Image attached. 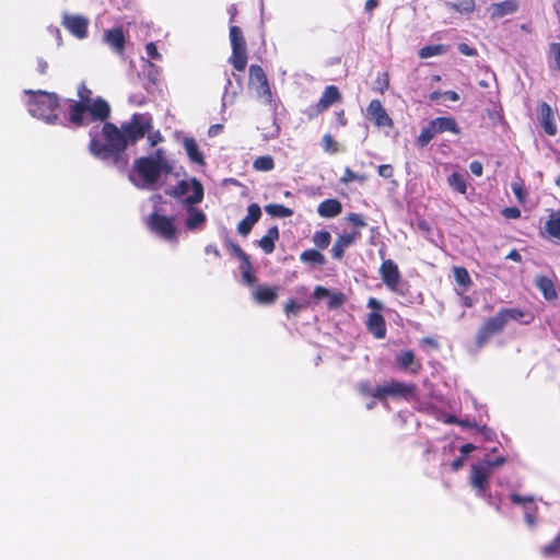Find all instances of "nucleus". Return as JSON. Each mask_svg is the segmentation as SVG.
I'll list each match as a JSON object with an SVG mask.
<instances>
[{
  "label": "nucleus",
  "mask_w": 560,
  "mask_h": 560,
  "mask_svg": "<svg viewBox=\"0 0 560 560\" xmlns=\"http://www.w3.org/2000/svg\"><path fill=\"white\" fill-rule=\"evenodd\" d=\"M366 116L378 127H392L393 119L388 116L378 100H372L366 108Z\"/></svg>",
  "instance_id": "obj_13"
},
{
  "label": "nucleus",
  "mask_w": 560,
  "mask_h": 560,
  "mask_svg": "<svg viewBox=\"0 0 560 560\" xmlns=\"http://www.w3.org/2000/svg\"><path fill=\"white\" fill-rule=\"evenodd\" d=\"M173 162L165 151L158 149L153 154L137 159L129 177L139 188L154 189L173 172Z\"/></svg>",
  "instance_id": "obj_2"
},
{
  "label": "nucleus",
  "mask_w": 560,
  "mask_h": 560,
  "mask_svg": "<svg viewBox=\"0 0 560 560\" xmlns=\"http://www.w3.org/2000/svg\"><path fill=\"white\" fill-rule=\"evenodd\" d=\"M47 31L49 32L50 35H52L55 37L57 45L60 46L62 44V37H61L60 30L57 26L51 25L47 28Z\"/></svg>",
  "instance_id": "obj_56"
},
{
  "label": "nucleus",
  "mask_w": 560,
  "mask_h": 560,
  "mask_svg": "<svg viewBox=\"0 0 560 560\" xmlns=\"http://www.w3.org/2000/svg\"><path fill=\"white\" fill-rule=\"evenodd\" d=\"M261 217V209L257 203H250L247 208V215L238 223L237 232L246 236L252 231L254 224Z\"/></svg>",
  "instance_id": "obj_16"
},
{
  "label": "nucleus",
  "mask_w": 560,
  "mask_h": 560,
  "mask_svg": "<svg viewBox=\"0 0 560 560\" xmlns=\"http://www.w3.org/2000/svg\"><path fill=\"white\" fill-rule=\"evenodd\" d=\"M62 24L79 39H83L88 36L89 20L82 15L65 14Z\"/></svg>",
  "instance_id": "obj_12"
},
{
  "label": "nucleus",
  "mask_w": 560,
  "mask_h": 560,
  "mask_svg": "<svg viewBox=\"0 0 560 560\" xmlns=\"http://www.w3.org/2000/svg\"><path fill=\"white\" fill-rule=\"evenodd\" d=\"M162 140H163V138H162L160 131L149 133V136H148V141L150 143V147H155Z\"/></svg>",
  "instance_id": "obj_57"
},
{
  "label": "nucleus",
  "mask_w": 560,
  "mask_h": 560,
  "mask_svg": "<svg viewBox=\"0 0 560 560\" xmlns=\"http://www.w3.org/2000/svg\"><path fill=\"white\" fill-rule=\"evenodd\" d=\"M545 229L550 237L560 241V211L550 213Z\"/></svg>",
  "instance_id": "obj_31"
},
{
  "label": "nucleus",
  "mask_w": 560,
  "mask_h": 560,
  "mask_svg": "<svg viewBox=\"0 0 560 560\" xmlns=\"http://www.w3.org/2000/svg\"><path fill=\"white\" fill-rule=\"evenodd\" d=\"M329 295V291L326 288L323 287H316L314 290V296L318 300H322L324 298H327Z\"/></svg>",
  "instance_id": "obj_60"
},
{
  "label": "nucleus",
  "mask_w": 560,
  "mask_h": 560,
  "mask_svg": "<svg viewBox=\"0 0 560 560\" xmlns=\"http://www.w3.org/2000/svg\"><path fill=\"white\" fill-rule=\"evenodd\" d=\"M147 55L154 60H161L162 55L158 51V48L154 43H149L145 46Z\"/></svg>",
  "instance_id": "obj_46"
},
{
  "label": "nucleus",
  "mask_w": 560,
  "mask_h": 560,
  "mask_svg": "<svg viewBox=\"0 0 560 560\" xmlns=\"http://www.w3.org/2000/svg\"><path fill=\"white\" fill-rule=\"evenodd\" d=\"M464 458L465 457H456L452 463V468L454 470H458L459 468H462L464 465Z\"/></svg>",
  "instance_id": "obj_64"
},
{
  "label": "nucleus",
  "mask_w": 560,
  "mask_h": 560,
  "mask_svg": "<svg viewBox=\"0 0 560 560\" xmlns=\"http://www.w3.org/2000/svg\"><path fill=\"white\" fill-rule=\"evenodd\" d=\"M436 136L435 129L431 121L423 128L417 138V143L420 147H425Z\"/></svg>",
  "instance_id": "obj_37"
},
{
  "label": "nucleus",
  "mask_w": 560,
  "mask_h": 560,
  "mask_svg": "<svg viewBox=\"0 0 560 560\" xmlns=\"http://www.w3.org/2000/svg\"><path fill=\"white\" fill-rule=\"evenodd\" d=\"M357 178H358V175L354 172H352L349 167H347L345 170V174H343V176L341 177L340 180L343 184H348L350 182L355 180Z\"/></svg>",
  "instance_id": "obj_53"
},
{
  "label": "nucleus",
  "mask_w": 560,
  "mask_h": 560,
  "mask_svg": "<svg viewBox=\"0 0 560 560\" xmlns=\"http://www.w3.org/2000/svg\"><path fill=\"white\" fill-rule=\"evenodd\" d=\"M231 250L241 261L249 258L248 255L236 244H231Z\"/></svg>",
  "instance_id": "obj_52"
},
{
  "label": "nucleus",
  "mask_w": 560,
  "mask_h": 560,
  "mask_svg": "<svg viewBox=\"0 0 560 560\" xmlns=\"http://www.w3.org/2000/svg\"><path fill=\"white\" fill-rule=\"evenodd\" d=\"M506 326L504 317L499 312L495 316L488 318L479 328L476 336V345L482 348L497 334H500Z\"/></svg>",
  "instance_id": "obj_10"
},
{
  "label": "nucleus",
  "mask_w": 560,
  "mask_h": 560,
  "mask_svg": "<svg viewBox=\"0 0 560 560\" xmlns=\"http://www.w3.org/2000/svg\"><path fill=\"white\" fill-rule=\"evenodd\" d=\"M183 147L190 159V161L198 165H203V154L200 152L197 141L194 138H185Z\"/></svg>",
  "instance_id": "obj_26"
},
{
  "label": "nucleus",
  "mask_w": 560,
  "mask_h": 560,
  "mask_svg": "<svg viewBox=\"0 0 560 560\" xmlns=\"http://www.w3.org/2000/svg\"><path fill=\"white\" fill-rule=\"evenodd\" d=\"M331 236L327 231H317L313 235V242L314 244L320 248H327L330 243Z\"/></svg>",
  "instance_id": "obj_39"
},
{
  "label": "nucleus",
  "mask_w": 560,
  "mask_h": 560,
  "mask_svg": "<svg viewBox=\"0 0 560 560\" xmlns=\"http://www.w3.org/2000/svg\"><path fill=\"white\" fill-rule=\"evenodd\" d=\"M303 306V304L298 303L294 299H290L284 306V312L290 317L291 315H296Z\"/></svg>",
  "instance_id": "obj_45"
},
{
  "label": "nucleus",
  "mask_w": 560,
  "mask_h": 560,
  "mask_svg": "<svg viewBox=\"0 0 560 560\" xmlns=\"http://www.w3.org/2000/svg\"><path fill=\"white\" fill-rule=\"evenodd\" d=\"M538 515V506L536 504L525 506L524 518L528 526L534 527Z\"/></svg>",
  "instance_id": "obj_42"
},
{
  "label": "nucleus",
  "mask_w": 560,
  "mask_h": 560,
  "mask_svg": "<svg viewBox=\"0 0 560 560\" xmlns=\"http://www.w3.org/2000/svg\"><path fill=\"white\" fill-rule=\"evenodd\" d=\"M91 92L85 88L79 90L81 102L70 101L69 119L75 126L103 122L92 127L90 135V152L100 160L115 159L126 150L129 142L133 143L143 138L152 129V117L149 114H135L129 122L121 126V130L114 124L106 122L110 108L106 101L96 98L91 101Z\"/></svg>",
  "instance_id": "obj_1"
},
{
  "label": "nucleus",
  "mask_w": 560,
  "mask_h": 560,
  "mask_svg": "<svg viewBox=\"0 0 560 560\" xmlns=\"http://www.w3.org/2000/svg\"><path fill=\"white\" fill-rule=\"evenodd\" d=\"M415 387L412 385L392 381L383 386H376L374 393V398L383 399L386 396L394 397H406L413 392Z\"/></svg>",
  "instance_id": "obj_11"
},
{
  "label": "nucleus",
  "mask_w": 560,
  "mask_h": 560,
  "mask_svg": "<svg viewBox=\"0 0 560 560\" xmlns=\"http://www.w3.org/2000/svg\"><path fill=\"white\" fill-rule=\"evenodd\" d=\"M446 51L447 47L444 45H430L424 46L419 50V57L422 59H427L434 56L444 55Z\"/></svg>",
  "instance_id": "obj_35"
},
{
  "label": "nucleus",
  "mask_w": 560,
  "mask_h": 560,
  "mask_svg": "<svg viewBox=\"0 0 560 560\" xmlns=\"http://www.w3.org/2000/svg\"><path fill=\"white\" fill-rule=\"evenodd\" d=\"M378 175L384 178H390L394 174V170L389 164H383L378 166Z\"/></svg>",
  "instance_id": "obj_49"
},
{
  "label": "nucleus",
  "mask_w": 560,
  "mask_h": 560,
  "mask_svg": "<svg viewBox=\"0 0 560 560\" xmlns=\"http://www.w3.org/2000/svg\"><path fill=\"white\" fill-rule=\"evenodd\" d=\"M230 40L232 46L230 62L237 71H244L247 65L246 42L238 26L230 27Z\"/></svg>",
  "instance_id": "obj_8"
},
{
  "label": "nucleus",
  "mask_w": 560,
  "mask_h": 560,
  "mask_svg": "<svg viewBox=\"0 0 560 560\" xmlns=\"http://www.w3.org/2000/svg\"><path fill=\"white\" fill-rule=\"evenodd\" d=\"M347 220L351 222L352 224L364 228L366 225L365 221L363 220L361 214L358 213H349L347 217Z\"/></svg>",
  "instance_id": "obj_48"
},
{
  "label": "nucleus",
  "mask_w": 560,
  "mask_h": 560,
  "mask_svg": "<svg viewBox=\"0 0 560 560\" xmlns=\"http://www.w3.org/2000/svg\"><path fill=\"white\" fill-rule=\"evenodd\" d=\"M454 277H455L456 282L465 289L471 282L468 271L463 267L454 268Z\"/></svg>",
  "instance_id": "obj_40"
},
{
  "label": "nucleus",
  "mask_w": 560,
  "mask_h": 560,
  "mask_svg": "<svg viewBox=\"0 0 560 560\" xmlns=\"http://www.w3.org/2000/svg\"><path fill=\"white\" fill-rule=\"evenodd\" d=\"M275 167L273 159L269 155L259 156L254 161V168L260 172H269Z\"/></svg>",
  "instance_id": "obj_38"
},
{
  "label": "nucleus",
  "mask_w": 560,
  "mask_h": 560,
  "mask_svg": "<svg viewBox=\"0 0 560 560\" xmlns=\"http://www.w3.org/2000/svg\"><path fill=\"white\" fill-rule=\"evenodd\" d=\"M361 236L359 231H353L350 233H343L339 235L334 246L331 247V255L335 259H341L343 257L345 250L352 246L357 240Z\"/></svg>",
  "instance_id": "obj_14"
},
{
  "label": "nucleus",
  "mask_w": 560,
  "mask_h": 560,
  "mask_svg": "<svg viewBox=\"0 0 560 560\" xmlns=\"http://www.w3.org/2000/svg\"><path fill=\"white\" fill-rule=\"evenodd\" d=\"M301 261L313 266H323L326 262L325 256L316 249H306L300 255Z\"/></svg>",
  "instance_id": "obj_32"
},
{
  "label": "nucleus",
  "mask_w": 560,
  "mask_h": 560,
  "mask_svg": "<svg viewBox=\"0 0 560 560\" xmlns=\"http://www.w3.org/2000/svg\"><path fill=\"white\" fill-rule=\"evenodd\" d=\"M399 369L417 374L421 370V363L416 360L415 353L410 350L401 351L395 357Z\"/></svg>",
  "instance_id": "obj_17"
},
{
  "label": "nucleus",
  "mask_w": 560,
  "mask_h": 560,
  "mask_svg": "<svg viewBox=\"0 0 560 560\" xmlns=\"http://www.w3.org/2000/svg\"><path fill=\"white\" fill-rule=\"evenodd\" d=\"M369 331L377 339L386 335V324L384 317L378 312H372L366 320Z\"/></svg>",
  "instance_id": "obj_22"
},
{
  "label": "nucleus",
  "mask_w": 560,
  "mask_h": 560,
  "mask_svg": "<svg viewBox=\"0 0 560 560\" xmlns=\"http://www.w3.org/2000/svg\"><path fill=\"white\" fill-rule=\"evenodd\" d=\"M380 275L385 285L394 293L406 296L409 284L401 279L398 266L392 260H384L380 268Z\"/></svg>",
  "instance_id": "obj_6"
},
{
  "label": "nucleus",
  "mask_w": 560,
  "mask_h": 560,
  "mask_svg": "<svg viewBox=\"0 0 560 560\" xmlns=\"http://www.w3.org/2000/svg\"><path fill=\"white\" fill-rule=\"evenodd\" d=\"M249 85L264 103L272 105V93L266 73L260 66L252 65L249 67Z\"/></svg>",
  "instance_id": "obj_9"
},
{
  "label": "nucleus",
  "mask_w": 560,
  "mask_h": 560,
  "mask_svg": "<svg viewBox=\"0 0 560 560\" xmlns=\"http://www.w3.org/2000/svg\"><path fill=\"white\" fill-rule=\"evenodd\" d=\"M254 300L259 304H272L277 298V288L258 285L253 291Z\"/></svg>",
  "instance_id": "obj_24"
},
{
  "label": "nucleus",
  "mask_w": 560,
  "mask_h": 560,
  "mask_svg": "<svg viewBox=\"0 0 560 560\" xmlns=\"http://www.w3.org/2000/svg\"><path fill=\"white\" fill-rule=\"evenodd\" d=\"M500 313L504 317L506 325L511 320L520 322L523 325H529L535 318L532 312H524L517 307L502 308Z\"/></svg>",
  "instance_id": "obj_19"
},
{
  "label": "nucleus",
  "mask_w": 560,
  "mask_h": 560,
  "mask_svg": "<svg viewBox=\"0 0 560 560\" xmlns=\"http://www.w3.org/2000/svg\"><path fill=\"white\" fill-rule=\"evenodd\" d=\"M341 210L342 206L337 199H326L317 208L322 218H335L341 213Z\"/></svg>",
  "instance_id": "obj_25"
},
{
  "label": "nucleus",
  "mask_w": 560,
  "mask_h": 560,
  "mask_svg": "<svg viewBox=\"0 0 560 560\" xmlns=\"http://www.w3.org/2000/svg\"><path fill=\"white\" fill-rule=\"evenodd\" d=\"M447 184L459 194H465L467 190L466 177L463 173H452L447 177Z\"/></svg>",
  "instance_id": "obj_33"
},
{
  "label": "nucleus",
  "mask_w": 560,
  "mask_h": 560,
  "mask_svg": "<svg viewBox=\"0 0 560 560\" xmlns=\"http://www.w3.org/2000/svg\"><path fill=\"white\" fill-rule=\"evenodd\" d=\"M47 69H48V63L44 59H38L37 60L38 73L44 74V73H46Z\"/></svg>",
  "instance_id": "obj_62"
},
{
  "label": "nucleus",
  "mask_w": 560,
  "mask_h": 560,
  "mask_svg": "<svg viewBox=\"0 0 560 560\" xmlns=\"http://www.w3.org/2000/svg\"><path fill=\"white\" fill-rule=\"evenodd\" d=\"M147 225L152 232L167 242H175L177 240V229L174 219L158 213V210H154L148 217Z\"/></svg>",
  "instance_id": "obj_7"
},
{
  "label": "nucleus",
  "mask_w": 560,
  "mask_h": 560,
  "mask_svg": "<svg viewBox=\"0 0 560 560\" xmlns=\"http://www.w3.org/2000/svg\"><path fill=\"white\" fill-rule=\"evenodd\" d=\"M170 194L184 205H196L203 198V188L196 178H186L174 186Z\"/></svg>",
  "instance_id": "obj_5"
},
{
  "label": "nucleus",
  "mask_w": 560,
  "mask_h": 560,
  "mask_svg": "<svg viewBox=\"0 0 560 560\" xmlns=\"http://www.w3.org/2000/svg\"><path fill=\"white\" fill-rule=\"evenodd\" d=\"M278 240L279 230L277 226H271L267 231V234L258 241V245L266 254H271L275 250V244Z\"/></svg>",
  "instance_id": "obj_27"
},
{
  "label": "nucleus",
  "mask_w": 560,
  "mask_h": 560,
  "mask_svg": "<svg viewBox=\"0 0 560 560\" xmlns=\"http://www.w3.org/2000/svg\"><path fill=\"white\" fill-rule=\"evenodd\" d=\"M560 549V536H557L548 545L542 547V553L546 557L555 556Z\"/></svg>",
  "instance_id": "obj_43"
},
{
  "label": "nucleus",
  "mask_w": 560,
  "mask_h": 560,
  "mask_svg": "<svg viewBox=\"0 0 560 560\" xmlns=\"http://www.w3.org/2000/svg\"><path fill=\"white\" fill-rule=\"evenodd\" d=\"M265 211L276 218H288L293 214V211L290 208L284 207L279 203H270L265 207Z\"/></svg>",
  "instance_id": "obj_34"
},
{
  "label": "nucleus",
  "mask_w": 560,
  "mask_h": 560,
  "mask_svg": "<svg viewBox=\"0 0 560 560\" xmlns=\"http://www.w3.org/2000/svg\"><path fill=\"white\" fill-rule=\"evenodd\" d=\"M512 191L514 192L515 197L520 200V201H523V198H524V191H523V187L521 184L518 183H512Z\"/></svg>",
  "instance_id": "obj_59"
},
{
  "label": "nucleus",
  "mask_w": 560,
  "mask_h": 560,
  "mask_svg": "<svg viewBox=\"0 0 560 560\" xmlns=\"http://www.w3.org/2000/svg\"><path fill=\"white\" fill-rule=\"evenodd\" d=\"M540 121L545 132L549 136L557 133V125L552 108L547 103H541L539 106Z\"/></svg>",
  "instance_id": "obj_21"
},
{
  "label": "nucleus",
  "mask_w": 560,
  "mask_h": 560,
  "mask_svg": "<svg viewBox=\"0 0 560 560\" xmlns=\"http://www.w3.org/2000/svg\"><path fill=\"white\" fill-rule=\"evenodd\" d=\"M503 214L505 218H509V219H517L521 215V211H520V209H517L515 207H511V208H505L503 210Z\"/></svg>",
  "instance_id": "obj_55"
},
{
  "label": "nucleus",
  "mask_w": 560,
  "mask_h": 560,
  "mask_svg": "<svg viewBox=\"0 0 560 560\" xmlns=\"http://www.w3.org/2000/svg\"><path fill=\"white\" fill-rule=\"evenodd\" d=\"M223 126L222 125H212L210 128H209V136L210 137H215L217 135L220 133V131L222 130Z\"/></svg>",
  "instance_id": "obj_63"
},
{
  "label": "nucleus",
  "mask_w": 560,
  "mask_h": 560,
  "mask_svg": "<svg viewBox=\"0 0 560 560\" xmlns=\"http://www.w3.org/2000/svg\"><path fill=\"white\" fill-rule=\"evenodd\" d=\"M376 85L381 92H384L388 88V78L386 73L377 77Z\"/></svg>",
  "instance_id": "obj_51"
},
{
  "label": "nucleus",
  "mask_w": 560,
  "mask_h": 560,
  "mask_svg": "<svg viewBox=\"0 0 560 560\" xmlns=\"http://www.w3.org/2000/svg\"><path fill=\"white\" fill-rule=\"evenodd\" d=\"M535 284L541 291L546 300L550 301L557 298L555 284L548 277L537 276L535 279Z\"/></svg>",
  "instance_id": "obj_28"
},
{
  "label": "nucleus",
  "mask_w": 560,
  "mask_h": 560,
  "mask_svg": "<svg viewBox=\"0 0 560 560\" xmlns=\"http://www.w3.org/2000/svg\"><path fill=\"white\" fill-rule=\"evenodd\" d=\"M376 386H372L370 383H361L360 384V392L364 395H370L374 397V390Z\"/></svg>",
  "instance_id": "obj_58"
},
{
  "label": "nucleus",
  "mask_w": 560,
  "mask_h": 560,
  "mask_svg": "<svg viewBox=\"0 0 560 560\" xmlns=\"http://www.w3.org/2000/svg\"><path fill=\"white\" fill-rule=\"evenodd\" d=\"M103 40L118 55L125 50V35L121 27L105 30Z\"/></svg>",
  "instance_id": "obj_15"
},
{
  "label": "nucleus",
  "mask_w": 560,
  "mask_h": 560,
  "mask_svg": "<svg viewBox=\"0 0 560 560\" xmlns=\"http://www.w3.org/2000/svg\"><path fill=\"white\" fill-rule=\"evenodd\" d=\"M510 500H511V502L513 504L523 506L524 510H525V506L534 505L535 504L534 497H532V495L523 497V495H521L518 493H515V492L510 494Z\"/></svg>",
  "instance_id": "obj_41"
},
{
  "label": "nucleus",
  "mask_w": 560,
  "mask_h": 560,
  "mask_svg": "<svg viewBox=\"0 0 560 560\" xmlns=\"http://www.w3.org/2000/svg\"><path fill=\"white\" fill-rule=\"evenodd\" d=\"M518 9V4L514 0H505L499 3H493L490 8L492 19H501L505 15L513 14Z\"/></svg>",
  "instance_id": "obj_23"
},
{
  "label": "nucleus",
  "mask_w": 560,
  "mask_h": 560,
  "mask_svg": "<svg viewBox=\"0 0 560 560\" xmlns=\"http://www.w3.org/2000/svg\"><path fill=\"white\" fill-rule=\"evenodd\" d=\"M26 95H28V101L26 103L28 113L46 124L54 125L58 121V107L59 101L58 96L55 93H49L46 91H24Z\"/></svg>",
  "instance_id": "obj_3"
},
{
  "label": "nucleus",
  "mask_w": 560,
  "mask_h": 560,
  "mask_svg": "<svg viewBox=\"0 0 560 560\" xmlns=\"http://www.w3.org/2000/svg\"><path fill=\"white\" fill-rule=\"evenodd\" d=\"M186 212L185 224L188 230L198 231L203 229L207 217L201 210L194 208V205H186Z\"/></svg>",
  "instance_id": "obj_18"
},
{
  "label": "nucleus",
  "mask_w": 560,
  "mask_h": 560,
  "mask_svg": "<svg viewBox=\"0 0 560 560\" xmlns=\"http://www.w3.org/2000/svg\"><path fill=\"white\" fill-rule=\"evenodd\" d=\"M458 50L460 54L469 57L475 56L477 54L475 48L465 43L458 45Z\"/></svg>",
  "instance_id": "obj_50"
},
{
  "label": "nucleus",
  "mask_w": 560,
  "mask_h": 560,
  "mask_svg": "<svg viewBox=\"0 0 560 560\" xmlns=\"http://www.w3.org/2000/svg\"><path fill=\"white\" fill-rule=\"evenodd\" d=\"M444 5L447 10H453L460 14H469L475 10V0L445 1Z\"/></svg>",
  "instance_id": "obj_30"
},
{
  "label": "nucleus",
  "mask_w": 560,
  "mask_h": 560,
  "mask_svg": "<svg viewBox=\"0 0 560 560\" xmlns=\"http://www.w3.org/2000/svg\"><path fill=\"white\" fill-rule=\"evenodd\" d=\"M340 98H341V94H340L338 88L335 85H329L325 89L322 97L319 98L318 103L315 106V109L317 113L326 110L332 104L339 102Z\"/></svg>",
  "instance_id": "obj_20"
},
{
  "label": "nucleus",
  "mask_w": 560,
  "mask_h": 560,
  "mask_svg": "<svg viewBox=\"0 0 560 560\" xmlns=\"http://www.w3.org/2000/svg\"><path fill=\"white\" fill-rule=\"evenodd\" d=\"M336 145V142L334 138L330 135H325L322 139V147L325 151H331L335 152L336 149L334 148Z\"/></svg>",
  "instance_id": "obj_47"
},
{
  "label": "nucleus",
  "mask_w": 560,
  "mask_h": 560,
  "mask_svg": "<svg viewBox=\"0 0 560 560\" xmlns=\"http://www.w3.org/2000/svg\"><path fill=\"white\" fill-rule=\"evenodd\" d=\"M368 307L372 308L373 312H378L383 308V305L380 301L374 298H371L368 302Z\"/></svg>",
  "instance_id": "obj_61"
},
{
  "label": "nucleus",
  "mask_w": 560,
  "mask_h": 560,
  "mask_svg": "<svg viewBox=\"0 0 560 560\" xmlns=\"http://www.w3.org/2000/svg\"><path fill=\"white\" fill-rule=\"evenodd\" d=\"M431 124L433 125V128L435 129L436 135L451 131L454 133H458V127L455 121V119L451 117H438L433 120H431Z\"/></svg>",
  "instance_id": "obj_29"
},
{
  "label": "nucleus",
  "mask_w": 560,
  "mask_h": 560,
  "mask_svg": "<svg viewBox=\"0 0 560 560\" xmlns=\"http://www.w3.org/2000/svg\"><path fill=\"white\" fill-rule=\"evenodd\" d=\"M505 462V457H497L494 460H482L471 465L469 483L480 498L488 495L490 476L493 470Z\"/></svg>",
  "instance_id": "obj_4"
},
{
  "label": "nucleus",
  "mask_w": 560,
  "mask_h": 560,
  "mask_svg": "<svg viewBox=\"0 0 560 560\" xmlns=\"http://www.w3.org/2000/svg\"><path fill=\"white\" fill-rule=\"evenodd\" d=\"M240 270L244 282H246L249 285L255 283L256 277L252 271V264L249 258H246L245 260L241 261Z\"/></svg>",
  "instance_id": "obj_36"
},
{
  "label": "nucleus",
  "mask_w": 560,
  "mask_h": 560,
  "mask_svg": "<svg viewBox=\"0 0 560 560\" xmlns=\"http://www.w3.org/2000/svg\"><path fill=\"white\" fill-rule=\"evenodd\" d=\"M470 172L476 176H481L483 172V166L479 161H472L469 165Z\"/></svg>",
  "instance_id": "obj_54"
},
{
  "label": "nucleus",
  "mask_w": 560,
  "mask_h": 560,
  "mask_svg": "<svg viewBox=\"0 0 560 560\" xmlns=\"http://www.w3.org/2000/svg\"><path fill=\"white\" fill-rule=\"evenodd\" d=\"M550 58L553 62V67L560 71V43L551 44Z\"/></svg>",
  "instance_id": "obj_44"
}]
</instances>
